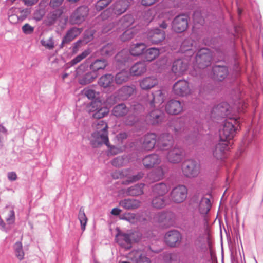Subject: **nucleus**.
<instances>
[{"label": "nucleus", "instance_id": "obj_1", "mask_svg": "<svg viewBox=\"0 0 263 263\" xmlns=\"http://www.w3.org/2000/svg\"><path fill=\"white\" fill-rule=\"evenodd\" d=\"M91 145L93 147H99L103 144L109 147L108 125L103 121H99L95 126V131L91 134Z\"/></svg>", "mask_w": 263, "mask_h": 263}, {"label": "nucleus", "instance_id": "obj_2", "mask_svg": "<svg viewBox=\"0 0 263 263\" xmlns=\"http://www.w3.org/2000/svg\"><path fill=\"white\" fill-rule=\"evenodd\" d=\"M239 118L228 117L224 121L222 128L219 132L220 139L226 141L232 139L240 125Z\"/></svg>", "mask_w": 263, "mask_h": 263}, {"label": "nucleus", "instance_id": "obj_3", "mask_svg": "<svg viewBox=\"0 0 263 263\" xmlns=\"http://www.w3.org/2000/svg\"><path fill=\"white\" fill-rule=\"evenodd\" d=\"M182 172L184 176L187 178L197 177L200 172V164L195 160H187L182 165Z\"/></svg>", "mask_w": 263, "mask_h": 263}, {"label": "nucleus", "instance_id": "obj_4", "mask_svg": "<svg viewBox=\"0 0 263 263\" xmlns=\"http://www.w3.org/2000/svg\"><path fill=\"white\" fill-rule=\"evenodd\" d=\"M172 92L175 96L184 97L190 95L192 91L188 81L180 80L173 85Z\"/></svg>", "mask_w": 263, "mask_h": 263}, {"label": "nucleus", "instance_id": "obj_5", "mask_svg": "<svg viewBox=\"0 0 263 263\" xmlns=\"http://www.w3.org/2000/svg\"><path fill=\"white\" fill-rule=\"evenodd\" d=\"M182 236L176 230L167 231L164 236V241L168 246L172 248L179 246L182 242Z\"/></svg>", "mask_w": 263, "mask_h": 263}, {"label": "nucleus", "instance_id": "obj_6", "mask_svg": "<svg viewBox=\"0 0 263 263\" xmlns=\"http://www.w3.org/2000/svg\"><path fill=\"white\" fill-rule=\"evenodd\" d=\"M154 219L160 226L169 227L174 223L175 215L170 211L159 212L155 216Z\"/></svg>", "mask_w": 263, "mask_h": 263}, {"label": "nucleus", "instance_id": "obj_7", "mask_svg": "<svg viewBox=\"0 0 263 263\" xmlns=\"http://www.w3.org/2000/svg\"><path fill=\"white\" fill-rule=\"evenodd\" d=\"M85 66L81 65L76 70V76L79 83L82 85L88 84L94 81L97 74L94 72H88L83 74Z\"/></svg>", "mask_w": 263, "mask_h": 263}, {"label": "nucleus", "instance_id": "obj_8", "mask_svg": "<svg viewBox=\"0 0 263 263\" xmlns=\"http://www.w3.org/2000/svg\"><path fill=\"white\" fill-rule=\"evenodd\" d=\"M88 13L89 9L87 7H79L70 16V23L72 25L81 24L85 20L88 15Z\"/></svg>", "mask_w": 263, "mask_h": 263}, {"label": "nucleus", "instance_id": "obj_9", "mask_svg": "<svg viewBox=\"0 0 263 263\" xmlns=\"http://www.w3.org/2000/svg\"><path fill=\"white\" fill-rule=\"evenodd\" d=\"M212 53L207 48H202L196 57V62L200 68H204L211 64Z\"/></svg>", "mask_w": 263, "mask_h": 263}, {"label": "nucleus", "instance_id": "obj_10", "mask_svg": "<svg viewBox=\"0 0 263 263\" xmlns=\"http://www.w3.org/2000/svg\"><path fill=\"white\" fill-rule=\"evenodd\" d=\"M187 190L183 185H178L172 190L170 195L172 200L175 203H181L186 198Z\"/></svg>", "mask_w": 263, "mask_h": 263}, {"label": "nucleus", "instance_id": "obj_11", "mask_svg": "<svg viewBox=\"0 0 263 263\" xmlns=\"http://www.w3.org/2000/svg\"><path fill=\"white\" fill-rule=\"evenodd\" d=\"M126 257L133 263H151L150 259L147 257L144 251L140 249L132 250Z\"/></svg>", "mask_w": 263, "mask_h": 263}, {"label": "nucleus", "instance_id": "obj_12", "mask_svg": "<svg viewBox=\"0 0 263 263\" xmlns=\"http://www.w3.org/2000/svg\"><path fill=\"white\" fill-rule=\"evenodd\" d=\"M187 26V16L185 15L177 16L172 22V29L176 32L181 33L184 31Z\"/></svg>", "mask_w": 263, "mask_h": 263}, {"label": "nucleus", "instance_id": "obj_13", "mask_svg": "<svg viewBox=\"0 0 263 263\" xmlns=\"http://www.w3.org/2000/svg\"><path fill=\"white\" fill-rule=\"evenodd\" d=\"M166 37L165 32L156 28L148 31L147 33V38L153 44H158L163 42Z\"/></svg>", "mask_w": 263, "mask_h": 263}, {"label": "nucleus", "instance_id": "obj_14", "mask_svg": "<svg viewBox=\"0 0 263 263\" xmlns=\"http://www.w3.org/2000/svg\"><path fill=\"white\" fill-rule=\"evenodd\" d=\"M23 10L17 8H11L8 11V19L9 22L13 24L23 21L26 18L27 15Z\"/></svg>", "mask_w": 263, "mask_h": 263}, {"label": "nucleus", "instance_id": "obj_15", "mask_svg": "<svg viewBox=\"0 0 263 263\" xmlns=\"http://www.w3.org/2000/svg\"><path fill=\"white\" fill-rule=\"evenodd\" d=\"M165 110L170 115H178L183 110V105L178 100H171L165 105Z\"/></svg>", "mask_w": 263, "mask_h": 263}, {"label": "nucleus", "instance_id": "obj_16", "mask_svg": "<svg viewBox=\"0 0 263 263\" xmlns=\"http://www.w3.org/2000/svg\"><path fill=\"white\" fill-rule=\"evenodd\" d=\"M231 108L229 104L226 102H222L214 108L212 110V114L216 115L218 117H224L227 118L228 117H233L231 115Z\"/></svg>", "mask_w": 263, "mask_h": 263}, {"label": "nucleus", "instance_id": "obj_17", "mask_svg": "<svg viewBox=\"0 0 263 263\" xmlns=\"http://www.w3.org/2000/svg\"><path fill=\"white\" fill-rule=\"evenodd\" d=\"M174 143L172 136L168 134H162L158 139V145L162 151H168L171 149Z\"/></svg>", "mask_w": 263, "mask_h": 263}, {"label": "nucleus", "instance_id": "obj_18", "mask_svg": "<svg viewBox=\"0 0 263 263\" xmlns=\"http://www.w3.org/2000/svg\"><path fill=\"white\" fill-rule=\"evenodd\" d=\"M166 159L167 161L172 163H178L182 159V150L178 147H174L168 151Z\"/></svg>", "mask_w": 263, "mask_h": 263}, {"label": "nucleus", "instance_id": "obj_19", "mask_svg": "<svg viewBox=\"0 0 263 263\" xmlns=\"http://www.w3.org/2000/svg\"><path fill=\"white\" fill-rule=\"evenodd\" d=\"M187 63L182 59H177L174 61L172 67V71L177 76H181L186 71Z\"/></svg>", "mask_w": 263, "mask_h": 263}, {"label": "nucleus", "instance_id": "obj_20", "mask_svg": "<svg viewBox=\"0 0 263 263\" xmlns=\"http://www.w3.org/2000/svg\"><path fill=\"white\" fill-rule=\"evenodd\" d=\"M227 147L228 142L221 140L212 148L213 156L217 160L222 159Z\"/></svg>", "mask_w": 263, "mask_h": 263}, {"label": "nucleus", "instance_id": "obj_21", "mask_svg": "<svg viewBox=\"0 0 263 263\" xmlns=\"http://www.w3.org/2000/svg\"><path fill=\"white\" fill-rule=\"evenodd\" d=\"M161 162L160 157L156 154L148 155L142 160L144 166L148 169L152 168L156 165H159Z\"/></svg>", "mask_w": 263, "mask_h": 263}, {"label": "nucleus", "instance_id": "obj_22", "mask_svg": "<svg viewBox=\"0 0 263 263\" xmlns=\"http://www.w3.org/2000/svg\"><path fill=\"white\" fill-rule=\"evenodd\" d=\"M157 136L155 134L149 133L146 135L142 143V148L146 151L153 149L156 144Z\"/></svg>", "mask_w": 263, "mask_h": 263}, {"label": "nucleus", "instance_id": "obj_23", "mask_svg": "<svg viewBox=\"0 0 263 263\" xmlns=\"http://www.w3.org/2000/svg\"><path fill=\"white\" fill-rule=\"evenodd\" d=\"M213 78L217 81H222L228 76L229 71L226 66H215L213 68Z\"/></svg>", "mask_w": 263, "mask_h": 263}, {"label": "nucleus", "instance_id": "obj_24", "mask_svg": "<svg viewBox=\"0 0 263 263\" xmlns=\"http://www.w3.org/2000/svg\"><path fill=\"white\" fill-rule=\"evenodd\" d=\"M158 83L157 78L153 76L146 77L139 81L140 88L144 90H148Z\"/></svg>", "mask_w": 263, "mask_h": 263}, {"label": "nucleus", "instance_id": "obj_25", "mask_svg": "<svg viewBox=\"0 0 263 263\" xmlns=\"http://www.w3.org/2000/svg\"><path fill=\"white\" fill-rule=\"evenodd\" d=\"M129 6L127 0H118L111 6L112 11L115 14L121 15L126 11Z\"/></svg>", "mask_w": 263, "mask_h": 263}, {"label": "nucleus", "instance_id": "obj_26", "mask_svg": "<svg viewBox=\"0 0 263 263\" xmlns=\"http://www.w3.org/2000/svg\"><path fill=\"white\" fill-rule=\"evenodd\" d=\"M82 31V28L77 27H72L68 30L62 40L61 47H63V44L68 43L74 40L81 34Z\"/></svg>", "mask_w": 263, "mask_h": 263}, {"label": "nucleus", "instance_id": "obj_27", "mask_svg": "<svg viewBox=\"0 0 263 263\" xmlns=\"http://www.w3.org/2000/svg\"><path fill=\"white\" fill-rule=\"evenodd\" d=\"M180 50L181 52H189V55H192L195 50V42L191 38L185 39L181 43Z\"/></svg>", "mask_w": 263, "mask_h": 263}, {"label": "nucleus", "instance_id": "obj_28", "mask_svg": "<svg viewBox=\"0 0 263 263\" xmlns=\"http://www.w3.org/2000/svg\"><path fill=\"white\" fill-rule=\"evenodd\" d=\"M130 236L128 234L123 233H119L116 235V242L122 247L129 249L132 247Z\"/></svg>", "mask_w": 263, "mask_h": 263}, {"label": "nucleus", "instance_id": "obj_29", "mask_svg": "<svg viewBox=\"0 0 263 263\" xmlns=\"http://www.w3.org/2000/svg\"><path fill=\"white\" fill-rule=\"evenodd\" d=\"M147 70L146 65L144 62H138L133 65L130 69V74L134 76H140L144 73Z\"/></svg>", "mask_w": 263, "mask_h": 263}, {"label": "nucleus", "instance_id": "obj_30", "mask_svg": "<svg viewBox=\"0 0 263 263\" xmlns=\"http://www.w3.org/2000/svg\"><path fill=\"white\" fill-rule=\"evenodd\" d=\"M141 202L139 200L135 199H125L121 200L119 202L120 206L126 210H134L140 206Z\"/></svg>", "mask_w": 263, "mask_h": 263}, {"label": "nucleus", "instance_id": "obj_31", "mask_svg": "<svg viewBox=\"0 0 263 263\" xmlns=\"http://www.w3.org/2000/svg\"><path fill=\"white\" fill-rule=\"evenodd\" d=\"M0 218L5 219L8 224L12 223L15 218L13 210L9 206L6 207L1 212Z\"/></svg>", "mask_w": 263, "mask_h": 263}, {"label": "nucleus", "instance_id": "obj_32", "mask_svg": "<svg viewBox=\"0 0 263 263\" xmlns=\"http://www.w3.org/2000/svg\"><path fill=\"white\" fill-rule=\"evenodd\" d=\"M170 190V186L164 183L156 184L153 187V193L158 196H163L167 194Z\"/></svg>", "mask_w": 263, "mask_h": 263}, {"label": "nucleus", "instance_id": "obj_33", "mask_svg": "<svg viewBox=\"0 0 263 263\" xmlns=\"http://www.w3.org/2000/svg\"><path fill=\"white\" fill-rule=\"evenodd\" d=\"M171 20L169 13H162L158 17L157 24L160 28L166 29L168 27Z\"/></svg>", "mask_w": 263, "mask_h": 263}, {"label": "nucleus", "instance_id": "obj_34", "mask_svg": "<svg viewBox=\"0 0 263 263\" xmlns=\"http://www.w3.org/2000/svg\"><path fill=\"white\" fill-rule=\"evenodd\" d=\"M135 91V86H124L118 90V95L122 100H126L130 97Z\"/></svg>", "mask_w": 263, "mask_h": 263}, {"label": "nucleus", "instance_id": "obj_35", "mask_svg": "<svg viewBox=\"0 0 263 263\" xmlns=\"http://www.w3.org/2000/svg\"><path fill=\"white\" fill-rule=\"evenodd\" d=\"M160 54V51L157 48H150L144 52V60L147 62H152L156 59Z\"/></svg>", "mask_w": 263, "mask_h": 263}, {"label": "nucleus", "instance_id": "obj_36", "mask_svg": "<svg viewBox=\"0 0 263 263\" xmlns=\"http://www.w3.org/2000/svg\"><path fill=\"white\" fill-rule=\"evenodd\" d=\"M146 46L144 43H136L131 45L129 52L132 55L139 56L144 53Z\"/></svg>", "mask_w": 263, "mask_h": 263}, {"label": "nucleus", "instance_id": "obj_37", "mask_svg": "<svg viewBox=\"0 0 263 263\" xmlns=\"http://www.w3.org/2000/svg\"><path fill=\"white\" fill-rule=\"evenodd\" d=\"M153 100L150 102L151 107H158L164 102V96L161 90L155 91L153 93Z\"/></svg>", "mask_w": 263, "mask_h": 263}, {"label": "nucleus", "instance_id": "obj_38", "mask_svg": "<svg viewBox=\"0 0 263 263\" xmlns=\"http://www.w3.org/2000/svg\"><path fill=\"white\" fill-rule=\"evenodd\" d=\"M134 22V18L130 14L123 16L119 21V28L124 29L130 27Z\"/></svg>", "mask_w": 263, "mask_h": 263}, {"label": "nucleus", "instance_id": "obj_39", "mask_svg": "<svg viewBox=\"0 0 263 263\" xmlns=\"http://www.w3.org/2000/svg\"><path fill=\"white\" fill-rule=\"evenodd\" d=\"M128 110V108L124 103H121L113 108L112 114L117 117H122L125 116Z\"/></svg>", "mask_w": 263, "mask_h": 263}, {"label": "nucleus", "instance_id": "obj_40", "mask_svg": "<svg viewBox=\"0 0 263 263\" xmlns=\"http://www.w3.org/2000/svg\"><path fill=\"white\" fill-rule=\"evenodd\" d=\"M130 74L128 71L122 70L116 73L115 77V81L116 84L121 85L128 81Z\"/></svg>", "mask_w": 263, "mask_h": 263}, {"label": "nucleus", "instance_id": "obj_41", "mask_svg": "<svg viewBox=\"0 0 263 263\" xmlns=\"http://www.w3.org/2000/svg\"><path fill=\"white\" fill-rule=\"evenodd\" d=\"M211 207L210 200L208 198H202L199 205V211L201 214H206Z\"/></svg>", "mask_w": 263, "mask_h": 263}, {"label": "nucleus", "instance_id": "obj_42", "mask_svg": "<svg viewBox=\"0 0 263 263\" xmlns=\"http://www.w3.org/2000/svg\"><path fill=\"white\" fill-rule=\"evenodd\" d=\"M144 184H137L128 188L126 191V194L128 196H139L143 194Z\"/></svg>", "mask_w": 263, "mask_h": 263}, {"label": "nucleus", "instance_id": "obj_43", "mask_svg": "<svg viewBox=\"0 0 263 263\" xmlns=\"http://www.w3.org/2000/svg\"><path fill=\"white\" fill-rule=\"evenodd\" d=\"M108 63L105 59H97L93 62L90 66V69L95 72L100 69H104Z\"/></svg>", "mask_w": 263, "mask_h": 263}, {"label": "nucleus", "instance_id": "obj_44", "mask_svg": "<svg viewBox=\"0 0 263 263\" xmlns=\"http://www.w3.org/2000/svg\"><path fill=\"white\" fill-rule=\"evenodd\" d=\"M114 81V76L111 74H106L102 76L99 80V85L104 88L111 85Z\"/></svg>", "mask_w": 263, "mask_h": 263}, {"label": "nucleus", "instance_id": "obj_45", "mask_svg": "<svg viewBox=\"0 0 263 263\" xmlns=\"http://www.w3.org/2000/svg\"><path fill=\"white\" fill-rule=\"evenodd\" d=\"M152 206L156 209L164 208L166 205V199L165 197L158 196L152 201Z\"/></svg>", "mask_w": 263, "mask_h": 263}, {"label": "nucleus", "instance_id": "obj_46", "mask_svg": "<svg viewBox=\"0 0 263 263\" xmlns=\"http://www.w3.org/2000/svg\"><path fill=\"white\" fill-rule=\"evenodd\" d=\"M161 113L159 110L151 111L148 116V119L152 124L159 123L161 120Z\"/></svg>", "mask_w": 263, "mask_h": 263}, {"label": "nucleus", "instance_id": "obj_47", "mask_svg": "<svg viewBox=\"0 0 263 263\" xmlns=\"http://www.w3.org/2000/svg\"><path fill=\"white\" fill-rule=\"evenodd\" d=\"M136 33L137 31L134 28L127 29L120 35V39L122 42L128 41L132 39Z\"/></svg>", "mask_w": 263, "mask_h": 263}, {"label": "nucleus", "instance_id": "obj_48", "mask_svg": "<svg viewBox=\"0 0 263 263\" xmlns=\"http://www.w3.org/2000/svg\"><path fill=\"white\" fill-rule=\"evenodd\" d=\"M62 13V11L58 9L48 14L46 21L47 25H51L53 24L55 21L61 15Z\"/></svg>", "mask_w": 263, "mask_h": 263}, {"label": "nucleus", "instance_id": "obj_49", "mask_svg": "<svg viewBox=\"0 0 263 263\" xmlns=\"http://www.w3.org/2000/svg\"><path fill=\"white\" fill-rule=\"evenodd\" d=\"M15 254L16 257L20 260H22L24 259V252L23 250V245L21 242H16L13 246Z\"/></svg>", "mask_w": 263, "mask_h": 263}, {"label": "nucleus", "instance_id": "obj_50", "mask_svg": "<svg viewBox=\"0 0 263 263\" xmlns=\"http://www.w3.org/2000/svg\"><path fill=\"white\" fill-rule=\"evenodd\" d=\"M109 112V109L105 107L100 106L99 108L92 115L94 119H100L107 115Z\"/></svg>", "mask_w": 263, "mask_h": 263}, {"label": "nucleus", "instance_id": "obj_51", "mask_svg": "<svg viewBox=\"0 0 263 263\" xmlns=\"http://www.w3.org/2000/svg\"><path fill=\"white\" fill-rule=\"evenodd\" d=\"M114 49L112 44H107L101 49L100 53L102 56H110L114 54Z\"/></svg>", "mask_w": 263, "mask_h": 263}, {"label": "nucleus", "instance_id": "obj_52", "mask_svg": "<svg viewBox=\"0 0 263 263\" xmlns=\"http://www.w3.org/2000/svg\"><path fill=\"white\" fill-rule=\"evenodd\" d=\"M78 218L80 220L81 229L83 231L85 230V226L87 222V218L85 214L84 210L81 208L79 212Z\"/></svg>", "mask_w": 263, "mask_h": 263}, {"label": "nucleus", "instance_id": "obj_53", "mask_svg": "<svg viewBox=\"0 0 263 263\" xmlns=\"http://www.w3.org/2000/svg\"><path fill=\"white\" fill-rule=\"evenodd\" d=\"M41 44L42 46L49 50H52L54 47V42L52 37L42 39Z\"/></svg>", "mask_w": 263, "mask_h": 263}, {"label": "nucleus", "instance_id": "obj_54", "mask_svg": "<svg viewBox=\"0 0 263 263\" xmlns=\"http://www.w3.org/2000/svg\"><path fill=\"white\" fill-rule=\"evenodd\" d=\"M112 0H98L95 4V8L98 11H100L108 6Z\"/></svg>", "mask_w": 263, "mask_h": 263}, {"label": "nucleus", "instance_id": "obj_55", "mask_svg": "<svg viewBox=\"0 0 263 263\" xmlns=\"http://www.w3.org/2000/svg\"><path fill=\"white\" fill-rule=\"evenodd\" d=\"M89 54L90 51L88 50H85L83 51L81 54L77 56L76 58H74L72 60L70 61V63L71 65L73 66L78 63L85 58H86L87 55H88Z\"/></svg>", "mask_w": 263, "mask_h": 263}, {"label": "nucleus", "instance_id": "obj_56", "mask_svg": "<svg viewBox=\"0 0 263 263\" xmlns=\"http://www.w3.org/2000/svg\"><path fill=\"white\" fill-rule=\"evenodd\" d=\"M122 219L125 220L131 223H135L137 221V218L136 215L134 213H127L123 215L122 217Z\"/></svg>", "mask_w": 263, "mask_h": 263}, {"label": "nucleus", "instance_id": "obj_57", "mask_svg": "<svg viewBox=\"0 0 263 263\" xmlns=\"http://www.w3.org/2000/svg\"><path fill=\"white\" fill-rule=\"evenodd\" d=\"M128 234L130 236L129 239H130L131 244L133 242H138L141 238V234L138 232L130 233Z\"/></svg>", "mask_w": 263, "mask_h": 263}, {"label": "nucleus", "instance_id": "obj_58", "mask_svg": "<svg viewBox=\"0 0 263 263\" xmlns=\"http://www.w3.org/2000/svg\"><path fill=\"white\" fill-rule=\"evenodd\" d=\"M100 103L98 102H92L89 105L87 106L86 110L89 114L92 115L99 108Z\"/></svg>", "mask_w": 263, "mask_h": 263}, {"label": "nucleus", "instance_id": "obj_59", "mask_svg": "<svg viewBox=\"0 0 263 263\" xmlns=\"http://www.w3.org/2000/svg\"><path fill=\"white\" fill-rule=\"evenodd\" d=\"M22 30L25 34H30L33 32L34 28L29 24L26 23L22 26Z\"/></svg>", "mask_w": 263, "mask_h": 263}, {"label": "nucleus", "instance_id": "obj_60", "mask_svg": "<svg viewBox=\"0 0 263 263\" xmlns=\"http://www.w3.org/2000/svg\"><path fill=\"white\" fill-rule=\"evenodd\" d=\"M83 93L90 100L96 97V92L92 89L85 88L83 90Z\"/></svg>", "mask_w": 263, "mask_h": 263}, {"label": "nucleus", "instance_id": "obj_61", "mask_svg": "<svg viewBox=\"0 0 263 263\" xmlns=\"http://www.w3.org/2000/svg\"><path fill=\"white\" fill-rule=\"evenodd\" d=\"M137 121V117L135 115H129L126 118L124 122L126 125L132 126Z\"/></svg>", "mask_w": 263, "mask_h": 263}, {"label": "nucleus", "instance_id": "obj_62", "mask_svg": "<svg viewBox=\"0 0 263 263\" xmlns=\"http://www.w3.org/2000/svg\"><path fill=\"white\" fill-rule=\"evenodd\" d=\"M174 130L176 134L185 133L186 128L184 126V124L183 122H179L178 125H176L174 127Z\"/></svg>", "mask_w": 263, "mask_h": 263}, {"label": "nucleus", "instance_id": "obj_63", "mask_svg": "<svg viewBox=\"0 0 263 263\" xmlns=\"http://www.w3.org/2000/svg\"><path fill=\"white\" fill-rule=\"evenodd\" d=\"M127 55H128L127 51L126 50H122L117 54L116 58L118 61H123L125 62L128 60Z\"/></svg>", "mask_w": 263, "mask_h": 263}, {"label": "nucleus", "instance_id": "obj_64", "mask_svg": "<svg viewBox=\"0 0 263 263\" xmlns=\"http://www.w3.org/2000/svg\"><path fill=\"white\" fill-rule=\"evenodd\" d=\"M124 163V159L122 157H118L111 161V164L116 167L122 166Z\"/></svg>", "mask_w": 263, "mask_h": 263}]
</instances>
